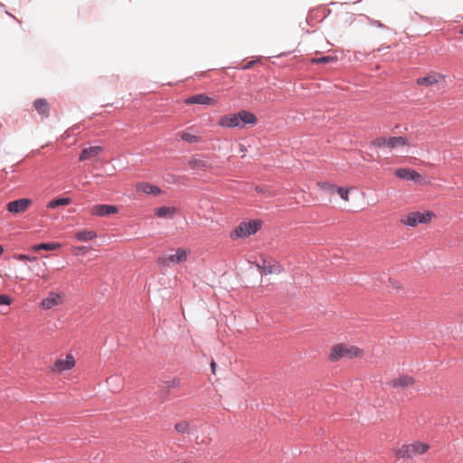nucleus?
Segmentation results:
<instances>
[{
  "instance_id": "obj_1",
  "label": "nucleus",
  "mask_w": 463,
  "mask_h": 463,
  "mask_svg": "<svg viewBox=\"0 0 463 463\" xmlns=\"http://www.w3.org/2000/svg\"><path fill=\"white\" fill-rule=\"evenodd\" d=\"M261 223L262 222L260 220H250L247 222H241L231 233V238H246L250 235L255 234L260 229Z\"/></svg>"
},
{
  "instance_id": "obj_2",
  "label": "nucleus",
  "mask_w": 463,
  "mask_h": 463,
  "mask_svg": "<svg viewBox=\"0 0 463 463\" xmlns=\"http://www.w3.org/2000/svg\"><path fill=\"white\" fill-rule=\"evenodd\" d=\"M429 449V445L422 442H415L409 445H403L396 452L399 458H410L416 455H421Z\"/></svg>"
},
{
  "instance_id": "obj_3",
  "label": "nucleus",
  "mask_w": 463,
  "mask_h": 463,
  "mask_svg": "<svg viewBox=\"0 0 463 463\" xmlns=\"http://www.w3.org/2000/svg\"><path fill=\"white\" fill-rule=\"evenodd\" d=\"M187 260V251L183 248H178L175 253L163 254L158 257L157 262L162 266H171L172 264L183 263Z\"/></svg>"
},
{
  "instance_id": "obj_4",
  "label": "nucleus",
  "mask_w": 463,
  "mask_h": 463,
  "mask_svg": "<svg viewBox=\"0 0 463 463\" xmlns=\"http://www.w3.org/2000/svg\"><path fill=\"white\" fill-rule=\"evenodd\" d=\"M433 216L434 213L430 211H426L424 213L411 212L405 219L402 220V222L410 227H416L420 223L429 222Z\"/></svg>"
},
{
  "instance_id": "obj_5",
  "label": "nucleus",
  "mask_w": 463,
  "mask_h": 463,
  "mask_svg": "<svg viewBox=\"0 0 463 463\" xmlns=\"http://www.w3.org/2000/svg\"><path fill=\"white\" fill-rule=\"evenodd\" d=\"M359 354L360 350L355 346L338 345L333 348L329 357L332 361H337L342 357L353 358L358 356Z\"/></svg>"
},
{
  "instance_id": "obj_6",
  "label": "nucleus",
  "mask_w": 463,
  "mask_h": 463,
  "mask_svg": "<svg viewBox=\"0 0 463 463\" xmlns=\"http://www.w3.org/2000/svg\"><path fill=\"white\" fill-rule=\"evenodd\" d=\"M31 203L30 199L21 198L8 203L6 208L11 213H20L24 212Z\"/></svg>"
},
{
  "instance_id": "obj_7",
  "label": "nucleus",
  "mask_w": 463,
  "mask_h": 463,
  "mask_svg": "<svg viewBox=\"0 0 463 463\" xmlns=\"http://www.w3.org/2000/svg\"><path fill=\"white\" fill-rule=\"evenodd\" d=\"M118 213V208L114 205L109 204H96L91 210L90 213L95 216L106 217L110 214Z\"/></svg>"
},
{
  "instance_id": "obj_8",
  "label": "nucleus",
  "mask_w": 463,
  "mask_h": 463,
  "mask_svg": "<svg viewBox=\"0 0 463 463\" xmlns=\"http://www.w3.org/2000/svg\"><path fill=\"white\" fill-rule=\"evenodd\" d=\"M188 165H189L190 168H192L194 170L205 171L211 167L210 161L205 156H203L202 155H197L195 156H193L189 160Z\"/></svg>"
},
{
  "instance_id": "obj_9",
  "label": "nucleus",
  "mask_w": 463,
  "mask_h": 463,
  "mask_svg": "<svg viewBox=\"0 0 463 463\" xmlns=\"http://www.w3.org/2000/svg\"><path fill=\"white\" fill-rule=\"evenodd\" d=\"M75 365L74 357L71 354H67L65 359H58L55 361L53 370L59 373L71 370Z\"/></svg>"
},
{
  "instance_id": "obj_10",
  "label": "nucleus",
  "mask_w": 463,
  "mask_h": 463,
  "mask_svg": "<svg viewBox=\"0 0 463 463\" xmlns=\"http://www.w3.org/2000/svg\"><path fill=\"white\" fill-rule=\"evenodd\" d=\"M395 175L399 178L416 183L421 179V175L411 168H399L395 171Z\"/></svg>"
},
{
  "instance_id": "obj_11",
  "label": "nucleus",
  "mask_w": 463,
  "mask_h": 463,
  "mask_svg": "<svg viewBox=\"0 0 463 463\" xmlns=\"http://www.w3.org/2000/svg\"><path fill=\"white\" fill-rule=\"evenodd\" d=\"M62 296L56 292H50L48 297L43 298L41 302V306L44 309H50L61 303Z\"/></svg>"
},
{
  "instance_id": "obj_12",
  "label": "nucleus",
  "mask_w": 463,
  "mask_h": 463,
  "mask_svg": "<svg viewBox=\"0 0 463 463\" xmlns=\"http://www.w3.org/2000/svg\"><path fill=\"white\" fill-rule=\"evenodd\" d=\"M103 151V147L100 146H94L90 147H85L81 150L79 160L80 162L86 161L90 158H94L98 156Z\"/></svg>"
},
{
  "instance_id": "obj_13",
  "label": "nucleus",
  "mask_w": 463,
  "mask_h": 463,
  "mask_svg": "<svg viewBox=\"0 0 463 463\" xmlns=\"http://www.w3.org/2000/svg\"><path fill=\"white\" fill-rule=\"evenodd\" d=\"M220 126L224 128H241V121L238 117V113L228 114L220 118Z\"/></svg>"
},
{
  "instance_id": "obj_14",
  "label": "nucleus",
  "mask_w": 463,
  "mask_h": 463,
  "mask_svg": "<svg viewBox=\"0 0 463 463\" xmlns=\"http://www.w3.org/2000/svg\"><path fill=\"white\" fill-rule=\"evenodd\" d=\"M444 79V76L439 73L428 74L425 77L417 79V84L421 86H432L439 83Z\"/></svg>"
},
{
  "instance_id": "obj_15",
  "label": "nucleus",
  "mask_w": 463,
  "mask_h": 463,
  "mask_svg": "<svg viewBox=\"0 0 463 463\" xmlns=\"http://www.w3.org/2000/svg\"><path fill=\"white\" fill-rule=\"evenodd\" d=\"M258 268L262 269L265 274L279 273L280 267L279 264L261 259L257 264Z\"/></svg>"
},
{
  "instance_id": "obj_16",
  "label": "nucleus",
  "mask_w": 463,
  "mask_h": 463,
  "mask_svg": "<svg viewBox=\"0 0 463 463\" xmlns=\"http://www.w3.org/2000/svg\"><path fill=\"white\" fill-rule=\"evenodd\" d=\"M186 104L211 105L213 99L206 94L200 93L191 96L185 99Z\"/></svg>"
},
{
  "instance_id": "obj_17",
  "label": "nucleus",
  "mask_w": 463,
  "mask_h": 463,
  "mask_svg": "<svg viewBox=\"0 0 463 463\" xmlns=\"http://www.w3.org/2000/svg\"><path fill=\"white\" fill-rule=\"evenodd\" d=\"M238 117L241 121V128H243V127H245V125H248V124L253 125L257 122L256 116L248 110H244V109L240 110L238 112Z\"/></svg>"
},
{
  "instance_id": "obj_18",
  "label": "nucleus",
  "mask_w": 463,
  "mask_h": 463,
  "mask_svg": "<svg viewBox=\"0 0 463 463\" xmlns=\"http://www.w3.org/2000/svg\"><path fill=\"white\" fill-rule=\"evenodd\" d=\"M414 383V380L411 376L409 375H402L400 376L398 379H394L390 383V385L395 388H405L408 386L412 385Z\"/></svg>"
},
{
  "instance_id": "obj_19",
  "label": "nucleus",
  "mask_w": 463,
  "mask_h": 463,
  "mask_svg": "<svg viewBox=\"0 0 463 463\" xmlns=\"http://www.w3.org/2000/svg\"><path fill=\"white\" fill-rule=\"evenodd\" d=\"M137 190L146 194L154 195L159 194L161 193V190L157 186L150 184L146 182L137 184Z\"/></svg>"
},
{
  "instance_id": "obj_20",
  "label": "nucleus",
  "mask_w": 463,
  "mask_h": 463,
  "mask_svg": "<svg viewBox=\"0 0 463 463\" xmlns=\"http://www.w3.org/2000/svg\"><path fill=\"white\" fill-rule=\"evenodd\" d=\"M409 145V140L405 137H388V147L391 149Z\"/></svg>"
},
{
  "instance_id": "obj_21",
  "label": "nucleus",
  "mask_w": 463,
  "mask_h": 463,
  "mask_svg": "<svg viewBox=\"0 0 463 463\" xmlns=\"http://www.w3.org/2000/svg\"><path fill=\"white\" fill-rule=\"evenodd\" d=\"M35 110L42 116H47L50 111L49 104L44 99H38L33 102Z\"/></svg>"
},
{
  "instance_id": "obj_22",
  "label": "nucleus",
  "mask_w": 463,
  "mask_h": 463,
  "mask_svg": "<svg viewBox=\"0 0 463 463\" xmlns=\"http://www.w3.org/2000/svg\"><path fill=\"white\" fill-rule=\"evenodd\" d=\"M61 248V244L58 242H44V243H39L35 244L32 247V250L33 251H39V250H54Z\"/></svg>"
},
{
  "instance_id": "obj_23",
  "label": "nucleus",
  "mask_w": 463,
  "mask_h": 463,
  "mask_svg": "<svg viewBox=\"0 0 463 463\" xmlns=\"http://www.w3.org/2000/svg\"><path fill=\"white\" fill-rule=\"evenodd\" d=\"M97 234L94 231H80L75 233L74 237L79 241H89L96 238Z\"/></svg>"
},
{
  "instance_id": "obj_24",
  "label": "nucleus",
  "mask_w": 463,
  "mask_h": 463,
  "mask_svg": "<svg viewBox=\"0 0 463 463\" xmlns=\"http://www.w3.org/2000/svg\"><path fill=\"white\" fill-rule=\"evenodd\" d=\"M155 213L160 218L173 217L175 213V209L174 207L161 206L156 209Z\"/></svg>"
},
{
  "instance_id": "obj_25",
  "label": "nucleus",
  "mask_w": 463,
  "mask_h": 463,
  "mask_svg": "<svg viewBox=\"0 0 463 463\" xmlns=\"http://www.w3.org/2000/svg\"><path fill=\"white\" fill-rule=\"evenodd\" d=\"M175 430L179 433L189 434L194 430V427L192 426L188 421H181V422H177L175 425Z\"/></svg>"
},
{
  "instance_id": "obj_26",
  "label": "nucleus",
  "mask_w": 463,
  "mask_h": 463,
  "mask_svg": "<svg viewBox=\"0 0 463 463\" xmlns=\"http://www.w3.org/2000/svg\"><path fill=\"white\" fill-rule=\"evenodd\" d=\"M70 202H71V200L68 197L56 198V199L50 201L47 203V207L50 209H55L59 206L68 205L70 203Z\"/></svg>"
},
{
  "instance_id": "obj_27",
  "label": "nucleus",
  "mask_w": 463,
  "mask_h": 463,
  "mask_svg": "<svg viewBox=\"0 0 463 463\" xmlns=\"http://www.w3.org/2000/svg\"><path fill=\"white\" fill-rule=\"evenodd\" d=\"M178 136L183 141L189 144L197 143L199 141V137L197 136L188 132H179Z\"/></svg>"
},
{
  "instance_id": "obj_28",
  "label": "nucleus",
  "mask_w": 463,
  "mask_h": 463,
  "mask_svg": "<svg viewBox=\"0 0 463 463\" xmlns=\"http://www.w3.org/2000/svg\"><path fill=\"white\" fill-rule=\"evenodd\" d=\"M180 385V380L178 378H173L163 383V388L167 390L166 392L172 389L176 388Z\"/></svg>"
},
{
  "instance_id": "obj_29",
  "label": "nucleus",
  "mask_w": 463,
  "mask_h": 463,
  "mask_svg": "<svg viewBox=\"0 0 463 463\" xmlns=\"http://www.w3.org/2000/svg\"><path fill=\"white\" fill-rule=\"evenodd\" d=\"M337 59L335 56L326 55L322 56L320 58H314L312 59L313 63H329L332 61H335Z\"/></svg>"
},
{
  "instance_id": "obj_30",
  "label": "nucleus",
  "mask_w": 463,
  "mask_h": 463,
  "mask_svg": "<svg viewBox=\"0 0 463 463\" xmlns=\"http://www.w3.org/2000/svg\"><path fill=\"white\" fill-rule=\"evenodd\" d=\"M371 145L374 147H388V138L381 137L373 139Z\"/></svg>"
},
{
  "instance_id": "obj_31",
  "label": "nucleus",
  "mask_w": 463,
  "mask_h": 463,
  "mask_svg": "<svg viewBox=\"0 0 463 463\" xmlns=\"http://www.w3.org/2000/svg\"><path fill=\"white\" fill-rule=\"evenodd\" d=\"M318 184L323 190L328 191L329 193L332 194L335 192V189L337 187L329 182L319 183Z\"/></svg>"
},
{
  "instance_id": "obj_32",
  "label": "nucleus",
  "mask_w": 463,
  "mask_h": 463,
  "mask_svg": "<svg viewBox=\"0 0 463 463\" xmlns=\"http://www.w3.org/2000/svg\"><path fill=\"white\" fill-rule=\"evenodd\" d=\"M365 19L368 22V24L370 25H372V26H375V27L381 28V29L386 28V26L383 24H382L380 21H378V20L372 19V18H370L369 16H366V15H365Z\"/></svg>"
},
{
  "instance_id": "obj_33",
  "label": "nucleus",
  "mask_w": 463,
  "mask_h": 463,
  "mask_svg": "<svg viewBox=\"0 0 463 463\" xmlns=\"http://www.w3.org/2000/svg\"><path fill=\"white\" fill-rule=\"evenodd\" d=\"M335 191L338 193L339 196L343 200H345V201L348 200V194H349L348 189H346L345 187H336Z\"/></svg>"
},
{
  "instance_id": "obj_34",
  "label": "nucleus",
  "mask_w": 463,
  "mask_h": 463,
  "mask_svg": "<svg viewBox=\"0 0 463 463\" xmlns=\"http://www.w3.org/2000/svg\"><path fill=\"white\" fill-rule=\"evenodd\" d=\"M11 298L7 295H0V305H10Z\"/></svg>"
},
{
  "instance_id": "obj_35",
  "label": "nucleus",
  "mask_w": 463,
  "mask_h": 463,
  "mask_svg": "<svg viewBox=\"0 0 463 463\" xmlns=\"http://www.w3.org/2000/svg\"><path fill=\"white\" fill-rule=\"evenodd\" d=\"M17 259H18L19 260H32V258H31V257H29V256H27V255H24V254L19 255V256L17 257ZM33 260H35V258H33Z\"/></svg>"
},
{
  "instance_id": "obj_36",
  "label": "nucleus",
  "mask_w": 463,
  "mask_h": 463,
  "mask_svg": "<svg viewBox=\"0 0 463 463\" xmlns=\"http://www.w3.org/2000/svg\"><path fill=\"white\" fill-rule=\"evenodd\" d=\"M215 368H216V363L215 362H212L211 363V369H212V372L214 373H215Z\"/></svg>"
},
{
  "instance_id": "obj_37",
  "label": "nucleus",
  "mask_w": 463,
  "mask_h": 463,
  "mask_svg": "<svg viewBox=\"0 0 463 463\" xmlns=\"http://www.w3.org/2000/svg\"><path fill=\"white\" fill-rule=\"evenodd\" d=\"M389 280H390V282L392 283V287L397 288L400 287V286L397 284V282L392 281V279H390Z\"/></svg>"
},
{
  "instance_id": "obj_38",
  "label": "nucleus",
  "mask_w": 463,
  "mask_h": 463,
  "mask_svg": "<svg viewBox=\"0 0 463 463\" xmlns=\"http://www.w3.org/2000/svg\"><path fill=\"white\" fill-rule=\"evenodd\" d=\"M115 380H116V377H109V378L108 379V381H107V382H108L109 383H112L113 381H115Z\"/></svg>"
},
{
  "instance_id": "obj_39",
  "label": "nucleus",
  "mask_w": 463,
  "mask_h": 463,
  "mask_svg": "<svg viewBox=\"0 0 463 463\" xmlns=\"http://www.w3.org/2000/svg\"><path fill=\"white\" fill-rule=\"evenodd\" d=\"M3 251H4V248L2 245H0V255L3 253Z\"/></svg>"
},
{
  "instance_id": "obj_40",
  "label": "nucleus",
  "mask_w": 463,
  "mask_h": 463,
  "mask_svg": "<svg viewBox=\"0 0 463 463\" xmlns=\"http://www.w3.org/2000/svg\"><path fill=\"white\" fill-rule=\"evenodd\" d=\"M256 190H257L258 192H261V191H262V190H261V188H259V187H256Z\"/></svg>"
},
{
  "instance_id": "obj_41",
  "label": "nucleus",
  "mask_w": 463,
  "mask_h": 463,
  "mask_svg": "<svg viewBox=\"0 0 463 463\" xmlns=\"http://www.w3.org/2000/svg\"><path fill=\"white\" fill-rule=\"evenodd\" d=\"M460 33L463 34V28L461 29Z\"/></svg>"
}]
</instances>
